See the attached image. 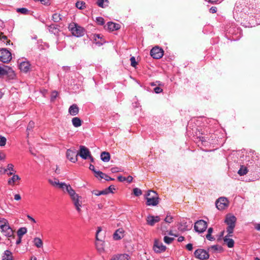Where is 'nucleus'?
Segmentation results:
<instances>
[{
	"instance_id": "nucleus-1",
	"label": "nucleus",
	"mask_w": 260,
	"mask_h": 260,
	"mask_svg": "<svg viewBox=\"0 0 260 260\" xmlns=\"http://www.w3.org/2000/svg\"><path fill=\"white\" fill-rule=\"evenodd\" d=\"M146 204L148 206H156L159 203V198L157 193L152 190H148L146 194Z\"/></svg>"
},
{
	"instance_id": "nucleus-2",
	"label": "nucleus",
	"mask_w": 260,
	"mask_h": 260,
	"mask_svg": "<svg viewBox=\"0 0 260 260\" xmlns=\"http://www.w3.org/2000/svg\"><path fill=\"white\" fill-rule=\"evenodd\" d=\"M236 220V217L233 215L228 214L226 216L225 222L228 225L226 230L229 236H232Z\"/></svg>"
},
{
	"instance_id": "nucleus-3",
	"label": "nucleus",
	"mask_w": 260,
	"mask_h": 260,
	"mask_svg": "<svg viewBox=\"0 0 260 260\" xmlns=\"http://www.w3.org/2000/svg\"><path fill=\"white\" fill-rule=\"evenodd\" d=\"M68 28L73 35L75 37H80L83 36L84 34V28L76 23L73 22L70 23Z\"/></svg>"
},
{
	"instance_id": "nucleus-4",
	"label": "nucleus",
	"mask_w": 260,
	"mask_h": 260,
	"mask_svg": "<svg viewBox=\"0 0 260 260\" xmlns=\"http://www.w3.org/2000/svg\"><path fill=\"white\" fill-rule=\"evenodd\" d=\"M15 76V73L11 68L7 66L0 67V78L7 76L8 79H12Z\"/></svg>"
},
{
	"instance_id": "nucleus-5",
	"label": "nucleus",
	"mask_w": 260,
	"mask_h": 260,
	"mask_svg": "<svg viewBox=\"0 0 260 260\" xmlns=\"http://www.w3.org/2000/svg\"><path fill=\"white\" fill-rule=\"evenodd\" d=\"M12 59L11 52L7 49H2L0 50V61L7 63Z\"/></svg>"
},
{
	"instance_id": "nucleus-6",
	"label": "nucleus",
	"mask_w": 260,
	"mask_h": 260,
	"mask_svg": "<svg viewBox=\"0 0 260 260\" xmlns=\"http://www.w3.org/2000/svg\"><path fill=\"white\" fill-rule=\"evenodd\" d=\"M207 228V223L203 220H200L197 221L194 226V229L198 233L204 232Z\"/></svg>"
},
{
	"instance_id": "nucleus-7",
	"label": "nucleus",
	"mask_w": 260,
	"mask_h": 260,
	"mask_svg": "<svg viewBox=\"0 0 260 260\" xmlns=\"http://www.w3.org/2000/svg\"><path fill=\"white\" fill-rule=\"evenodd\" d=\"M163 54V50L158 47H153L150 51L151 56L155 59H159L161 58Z\"/></svg>"
},
{
	"instance_id": "nucleus-8",
	"label": "nucleus",
	"mask_w": 260,
	"mask_h": 260,
	"mask_svg": "<svg viewBox=\"0 0 260 260\" xmlns=\"http://www.w3.org/2000/svg\"><path fill=\"white\" fill-rule=\"evenodd\" d=\"M194 254L196 258L202 260L207 259L209 257L208 252L202 249L196 250L194 251Z\"/></svg>"
},
{
	"instance_id": "nucleus-9",
	"label": "nucleus",
	"mask_w": 260,
	"mask_h": 260,
	"mask_svg": "<svg viewBox=\"0 0 260 260\" xmlns=\"http://www.w3.org/2000/svg\"><path fill=\"white\" fill-rule=\"evenodd\" d=\"M216 206L219 210L224 209L228 206V201L227 199L224 197L219 198L216 202Z\"/></svg>"
},
{
	"instance_id": "nucleus-10",
	"label": "nucleus",
	"mask_w": 260,
	"mask_h": 260,
	"mask_svg": "<svg viewBox=\"0 0 260 260\" xmlns=\"http://www.w3.org/2000/svg\"><path fill=\"white\" fill-rule=\"evenodd\" d=\"M67 157L72 162H76L78 159V153L75 149H68L66 153Z\"/></svg>"
},
{
	"instance_id": "nucleus-11",
	"label": "nucleus",
	"mask_w": 260,
	"mask_h": 260,
	"mask_svg": "<svg viewBox=\"0 0 260 260\" xmlns=\"http://www.w3.org/2000/svg\"><path fill=\"white\" fill-rule=\"evenodd\" d=\"M166 247L157 240H155L153 246V250L156 253H160L166 250Z\"/></svg>"
},
{
	"instance_id": "nucleus-12",
	"label": "nucleus",
	"mask_w": 260,
	"mask_h": 260,
	"mask_svg": "<svg viewBox=\"0 0 260 260\" xmlns=\"http://www.w3.org/2000/svg\"><path fill=\"white\" fill-rule=\"evenodd\" d=\"M1 230L3 234L7 237H11L13 235V231L9 226L8 222L4 225Z\"/></svg>"
},
{
	"instance_id": "nucleus-13",
	"label": "nucleus",
	"mask_w": 260,
	"mask_h": 260,
	"mask_svg": "<svg viewBox=\"0 0 260 260\" xmlns=\"http://www.w3.org/2000/svg\"><path fill=\"white\" fill-rule=\"evenodd\" d=\"M78 153L81 157L84 159H86L90 155L89 150L84 146L80 147V151Z\"/></svg>"
},
{
	"instance_id": "nucleus-14",
	"label": "nucleus",
	"mask_w": 260,
	"mask_h": 260,
	"mask_svg": "<svg viewBox=\"0 0 260 260\" xmlns=\"http://www.w3.org/2000/svg\"><path fill=\"white\" fill-rule=\"evenodd\" d=\"M82 197L78 195L77 197H74L71 199L74 205L75 206L76 210L78 212H80L81 211V207L82 206V201L81 200Z\"/></svg>"
},
{
	"instance_id": "nucleus-15",
	"label": "nucleus",
	"mask_w": 260,
	"mask_h": 260,
	"mask_svg": "<svg viewBox=\"0 0 260 260\" xmlns=\"http://www.w3.org/2000/svg\"><path fill=\"white\" fill-rule=\"evenodd\" d=\"M146 220L148 224L153 226L155 223L159 222L160 218L159 216L149 215L147 216Z\"/></svg>"
},
{
	"instance_id": "nucleus-16",
	"label": "nucleus",
	"mask_w": 260,
	"mask_h": 260,
	"mask_svg": "<svg viewBox=\"0 0 260 260\" xmlns=\"http://www.w3.org/2000/svg\"><path fill=\"white\" fill-rule=\"evenodd\" d=\"M124 236V230L122 228L117 230L113 234V239L118 240L122 238Z\"/></svg>"
},
{
	"instance_id": "nucleus-17",
	"label": "nucleus",
	"mask_w": 260,
	"mask_h": 260,
	"mask_svg": "<svg viewBox=\"0 0 260 260\" xmlns=\"http://www.w3.org/2000/svg\"><path fill=\"white\" fill-rule=\"evenodd\" d=\"M129 256L127 254H117L113 255L110 260H129Z\"/></svg>"
},
{
	"instance_id": "nucleus-18",
	"label": "nucleus",
	"mask_w": 260,
	"mask_h": 260,
	"mask_svg": "<svg viewBox=\"0 0 260 260\" xmlns=\"http://www.w3.org/2000/svg\"><path fill=\"white\" fill-rule=\"evenodd\" d=\"M30 66L28 61H22L19 64V69L21 71L26 73L29 70Z\"/></svg>"
},
{
	"instance_id": "nucleus-19",
	"label": "nucleus",
	"mask_w": 260,
	"mask_h": 260,
	"mask_svg": "<svg viewBox=\"0 0 260 260\" xmlns=\"http://www.w3.org/2000/svg\"><path fill=\"white\" fill-rule=\"evenodd\" d=\"M106 27V29L109 30L110 31H114L119 29L120 25L112 22H109L107 24Z\"/></svg>"
},
{
	"instance_id": "nucleus-20",
	"label": "nucleus",
	"mask_w": 260,
	"mask_h": 260,
	"mask_svg": "<svg viewBox=\"0 0 260 260\" xmlns=\"http://www.w3.org/2000/svg\"><path fill=\"white\" fill-rule=\"evenodd\" d=\"M79 109L76 104L71 105L69 108V113L72 116H75L79 113Z\"/></svg>"
},
{
	"instance_id": "nucleus-21",
	"label": "nucleus",
	"mask_w": 260,
	"mask_h": 260,
	"mask_svg": "<svg viewBox=\"0 0 260 260\" xmlns=\"http://www.w3.org/2000/svg\"><path fill=\"white\" fill-rule=\"evenodd\" d=\"M20 180V177L18 175L13 174V176L8 180V183L11 186H14L15 184Z\"/></svg>"
},
{
	"instance_id": "nucleus-22",
	"label": "nucleus",
	"mask_w": 260,
	"mask_h": 260,
	"mask_svg": "<svg viewBox=\"0 0 260 260\" xmlns=\"http://www.w3.org/2000/svg\"><path fill=\"white\" fill-rule=\"evenodd\" d=\"M4 172L10 176L13 175L16 171L14 169V166L12 164H9L7 165V168L4 169Z\"/></svg>"
},
{
	"instance_id": "nucleus-23",
	"label": "nucleus",
	"mask_w": 260,
	"mask_h": 260,
	"mask_svg": "<svg viewBox=\"0 0 260 260\" xmlns=\"http://www.w3.org/2000/svg\"><path fill=\"white\" fill-rule=\"evenodd\" d=\"M89 169L94 173L95 177H100V178H104V174L100 171H96L93 165L90 164Z\"/></svg>"
},
{
	"instance_id": "nucleus-24",
	"label": "nucleus",
	"mask_w": 260,
	"mask_h": 260,
	"mask_svg": "<svg viewBox=\"0 0 260 260\" xmlns=\"http://www.w3.org/2000/svg\"><path fill=\"white\" fill-rule=\"evenodd\" d=\"M228 237H230L229 234L225 236V237L223 238V241L224 243L227 245L228 247L232 248L234 246V241L232 239L229 238Z\"/></svg>"
},
{
	"instance_id": "nucleus-25",
	"label": "nucleus",
	"mask_w": 260,
	"mask_h": 260,
	"mask_svg": "<svg viewBox=\"0 0 260 260\" xmlns=\"http://www.w3.org/2000/svg\"><path fill=\"white\" fill-rule=\"evenodd\" d=\"M101 158L104 162H108L110 159V154L108 152H103L101 154Z\"/></svg>"
},
{
	"instance_id": "nucleus-26",
	"label": "nucleus",
	"mask_w": 260,
	"mask_h": 260,
	"mask_svg": "<svg viewBox=\"0 0 260 260\" xmlns=\"http://www.w3.org/2000/svg\"><path fill=\"white\" fill-rule=\"evenodd\" d=\"M3 260H13L12 253L10 250H7L4 252Z\"/></svg>"
},
{
	"instance_id": "nucleus-27",
	"label": "nucleus",
	"mask_w": 260,
	"mask_h": 260,
	"mask_svg": "<svg viewBox=\"0 0 260 260\" xmlns=\"http://www.w3.org/2000/svg\"><path fill=\"white\" fill-rule=\"evenodd\" d=\"M72 122L74 126L76 127H79L82 124L81 120L77 117L73 118L72 119Z\"/></svg>"
},
{
	"instance_id": "nucleus-28",
	"label": "nucleus",
	"mask_w": 260,
	"mask_h": 260,
	"mask_svg": "<svg viewBox=\"0 0 260 260\" xmlns=\"http://www.w3.org/2000/svg\"><path fill=\"white\" fill-rule=\"evenodd\" d=\"M108 0H97L96 4L99 7L104 8L108 6Z\"/></svg>"
},
{
	"instance_id": "nucleus-29",
	"label": "nucleus",
	"mask_w": 260,
	"mask_h": 260,
	"mask_svg": "<svg viewBox=\"0 0 260 260\" xmlns=\"http://www.w3.org/2000/svg\"><path fill=\"white\" fill-rule=\"evenodd\" d=\"M34 243V245L38 248H41L43 246V242L40 238H35Z\"/></svg>"
},
{
	"instance_id": "nucleus-30",
	"label": "nucleus",
	"mask_w": 260,
	"mask_h": 260,
	"mask_svg": "<svg viewBox=\"0 0 260 260\" xmlns=\"http://www.w3.org/2000/svg\"><path fill=\"white\" fill-rule=\"evenodd\" d=\"M94 41L96 44H98L99 46L102 45L104 43V41L102 40V37L100 35L97 34L95 35Z\"/></svg>"
},
{
	"instance_id": "nucleus-31",
	"label": "nucleus",
	"mask_w": 260,
	"mask_h": 260,
	"mask_svg": "<svg viewBox=\"0 0 260 260\" xmlns=\"http://www.w3.org/2000/svg\"><path fill=\"white\" fill-rule=\"evenodd\" d=\"M48 182L50 184L54 186H56L58 188L59 187L60 183L59 182L58 179L54 178L53 179H50L48 180Z\"/></svg>"
},
{
	"instance_id": "nucleus-32",
	"label": "nucleus",
	"mask_w": 260,
	"mask_h": 260,
	"mask_svg": "<svg viewBox=\"0 0 260 260\" xmlns=\"http://www.w3.org/2000/svg\"><path fill=\"white\" fill-rule=\"evenodd\" d=\"M27 229L25 227L20 228L17 231V235L19 237H22L26 233Z\"/></svg>"
},
{
	"instance_id": "nucleus-33",
	"label": "nucleus",
	"mask_w": 260,
	"mask_h": 260,
	"mask_svg": "<svg viewBox=\"0 0 260 260\" xmlns=\"http://www.w3.org/2000/svg\"><path fill=\"white\" fill-rule=\"evenodd\" d=\"M248 172L247 169L246 167L242 166L240 169L239 170L238 173L240 176H243L246 174Z\"/></svg>"
},
{
	"instance_id": "nucleus-34",
	"label": "nucleus",
	"mask_w": 260,
	"mask_h": 260,
	"mask_svg": "<svg viewBox=\"0 0 260 260\" xmlns=\"http://www.w3.org/2000/svg\"><path fill=\"white\" fill-rule=\"evenodd\" d=\"M0 40L2 41L4 43H6V45L9 44L10 42V40H8L7 39V37L4 35L3 33L0 32Z\"/></svg>"
},
{
	"instance_id": "nucleus-35",
	"label": "nucleus",
	"mask_w": 260,
	"mask_h": 260,
	"mask_svg": "<svg viewBox=\"0 0 260 260\" xmlns=\"http://www.w3.org/2000/svg\"><path fill=\"white\" fill-rule=\"evenodd\" d=\"M52 20L56 22H59L61 20V16L59 14L55 13L52 15Z\"/></svg>"
},
{
	"instance_id": "nucleus-36",
	"label": "nucleus",
	"mask_w": 260,
	"mask_h": 260,
	"mask_svg": "<svg viewBox=\"0 0 260 260\" xmlns=\"http://www.w3.org/2000/svg\"><path fill=\"white\" fill-rule=\"evenodd\" d=\"M85 3L82 1H78L76 3V7L80 10L83 9H84V8L85 7Z\"/></svg>"
},
{
	"instance_id": "nucleus-37",
	"label": "nucleus",
	"mask_w": 260,
	"mask_h": 260,
	"mask_svg": "<svg viewBox=\"0 0 260 260\" xmlns=\"http://www.w3.org/2000/svg\"><path fill=\"white\" fill-rule=\"evenodd\" d=\"M49 30L50 32H51V33H53V34H55L56 32H57L58 31V29L57 28V27L55 26V25L54 24H52V25H50L49 26Z\"/></svg>"
},
{
	"instance_id": "nucleus-38",
	"label": "nucleus",
	"mask_w": 260,
	"mask_h": 260,
	"mask_svg": "<svg viewBox=\"0 0 260 260\" xmlns=\"http://www.w3.org/2000/svg\"><path fill=\"white\" fill-rule=\"evenodd\" d=\"M133 192H134V194L136 197H139V196H141L142 194V190L138 188H135L133 189Z\"/></svg>"
},
{
	"instance_id": "nucleus-39",
	"label": "nucleus",
	"mask_w": 260,
	"mask_h": 260,
	"mask_svg": "<svg viewBox=\"0 0 260 260\" xmlns=\"http://www.w3.org/2000/svg\"><path fill=\"white\" fill-rule=\"evenodd\" d=\"M17 12L23 14H27L28 13V10L26 8H18L17 9Z\"/></svg>"
},
{
	"instance_id": "nucleus-40",
	"label": "nucleus",
	"mask_w": 260,
	"mask_h": 260,
	"mask_svg": "<svg viewBox=\"0 0 260 260\" xmlns=\"http://www.w3.org/2000/svg\"><path fill=\"white\" fill-rule=\"evenodd\" d=\"M68 193L69 194L71 199L76 197L78 195L72 188Z\"/></svg>"
},
{
	"instance_id": "nucleus-41",
	"label": "nucleus",
	"mask_w": 260,
	"mask_h": 260,
	"mask_svg": "<svg viewBox=\"0 0 260 260\" xmlns=\"http://www.w3.org/2000/svg\"><path fill=\"white\" fill-rule=\"evenodd\" d=\"M174 240V238L169 237L168 236H165L164 238V242L168 244L171 243Z\"/></svg>"
},
{
	"instance_id": "nucleus-42",
	"label": "nucleus",
	"mask_w": 260,
	"mask_h": 260,
	"mask_svg": "<svg viewBox=\"0 0 260 260\" xmlns=\"http://www.w3.org/2000/svg\"><path fill=\"white\" fill-rule=\"evenodd\" d=\"M7 139L5 137L0 135V146H4L6 144Z\"/></svg>"
},
{
	"instance_id": "nucleus-43",
	"label": "nucleus",
	"mask_w": 260,
	"mask_h": 260,
	"mask_svg": "<svg viewBox=\"0 0 260 260\" xmlns=\"http://www.w3.org/2000/svg\"><path fill=\"white\" fill-rule=\"evenodd\" d=\"M96 22L98 24L101 25H103L105 23L104 18L101 17H96Z\"/></svg>"
},
{
	"instance_id": "nucleus-44",
	"label": "nucleus",
	"mask_w": 260,
	"mask_h": 260,
	"mask_svg": "<svg viewBox=\"0 0 260 260\" xmlns=\"http://www.w3.org/2000/svg\"><path fill=\"white\" fill-rule=\"evenodd\" d=\"M8 222V220L5 218L0 217V229Z\"/></svg>"
},
{
	"instance_id": "nucleus-45",
	"label": "nucleus",
	"mask_w": 260,
	"mask_h": 260,
	"mask_svg": "<svg viewBox=\"0 0 260 260\" xmlns=\"http://www.w3.org/2000/svg\"><path fill=\"white\" fill-rule=\"evenodd\" d=\"M130 61H131V65L133 67H136V66L137 64V62L136 61L135 57L134 56L131 57L130 58Z\"/></svg>"
},
{
	"instance_id": "nucleus-46",
	"label": "nucleus",
	"mask_w": 260,
	"mask_h": 260,
	"mask_svg": "<svg viewBox=\"0 0 260 260\" xmlns=\"http://www.w3.org/2000/svg\"><path fill=\"white\" fill-rule=\"evenodd\" d=\"M35 126V123L33 121H30L27 127V131L29 132Z\"/></svg>"
},
{
	"instance_id": "nucleus-47",
	"label": "nucleus",
	"mask_w": 260,
	"mask_h": 260,
	"mask_svg": "<svg viewBox=\"0 0 260 260\" xmlns=\"http://www.w3.org/2000/svg\"><path fill=\"white\" fill-rule=\"evenodd\" d=\"M57 95H58V93L57 91H52L51 93V101H54L55 99L57 96Z\"/></svg>"
},
{
	"instance_id": "nucleus-48",
	"label": "nucleus",
	"mask_w": 260,
	"mask_h": 260,
	"mask_svg": "<svg viewBox=\"0 0 260 260\" xmlns=\"http://www.w3.org/2000/svg\"><path fill=\"white\" fill-rule=\"evenodd\" d=\"M165 222L167 223H171L173 221V217L170 215H167L165 219Z\"/></svg>"
},
{
	"instance_id": "nucleus-49",
	"label": "nucleus",
	"mask_w": 260,
	"mask_h": 260,
	"mask_svg": "<svg viewBox=\"0 0 260 260\" xmlns=\"http://www.w3.org/2000/svg\"><path fill=\"white\" fill-rule=\"evenodd\" d=\"M63 185H68V184L64 182H61L58 188L60 189H61L63 190V191L65 192V189H66V187H65Z\"/></svg>"
},
{
	"instance_id": "nucleus-50",
	"label": "nucleus",
	"mask_w": 260,
	"mask_h": 260,
	"mask_svg": "<svg viewBox=\"0 0 260 260\" xmlns=\"http://www.w3.org/2000/svg\"><path fill=\"white\" fill-rule=\"evenodd\" d=\"M111 171L113 173L119 172L120 171V169L117 167L112 168L111 169Z\"/></svg>"
},
{
	"instance_id": "nucleus-51",
	"label": "nucleus",
	"mask_w": 260,
	"mask_h": 260,
	"mask_svg": "<svg viewBox=\"0 0 260 260\" xmlns=\"http://www.w3.org/2000/svg\"><path fill=\"white\" fill-rule=\"evenodd\" d=\"M154 91L156 93H159L162 91V89L159 87H156L154 88Z\"/></svg>"
},
{
	"instance_id": "nucleus-52",
	"label": "nucleus",
	"mask_w": 260,
	"mask_h": 260,
	"mask_svg": "<svg viewBox=\"0 0 260 260\" xmlns=\"http://www.w3.org/2000/svg\"><path fill=\"white\" fill-rule=\"evenodd\" d=\"M63 185L65 187H66V189H65V192H66L68 193L70 191V190L71 189V188H72L70 184Z\"/></svg>"
},
{
	"instance_id": "nucleus-53",
	"label": "nucleus",
	"mask_w": 260,
	"mask_h": 260,
	"mask_svg": "<svg viewBox=\"0 0 260 260\" xmlns=\"http://www.w3.org/2000/svg\"><path fill=\"white\" fill-rule=\"evenodd\" d=\"M35 2H40L42 4L47 5L49 3V0H34Z\"/></svg>"
},
{
	"instance_id": "nucleus-54",
	"label": "nucleus",
	"mask_w": 260,
	"mask_h": 260,
	"mask_svg": "<svg viewBox=\"0 0 260 260\" xmlns=\"http://www.w3.org/2000/svg\"><path fill=\"white\" fill-rule=\"evenodd\" d=\"M217 12V8L215 7H212L210 9V12L211 13H215Z\"/></svg>"
},
{
	"instance_id": "nucleus-55",
	"label": "nucleus",
	"mask_w": 260,
	"mask_h": 260,
	"mask_svg": "<svg viewBox=\"0 0 260 260\" xmlns=\"http://www.w3.org/2000/svg\"><path fill=\"white\" fill-rule=\"evenodd\" d=\"M186 248L189 251L192 250L193 248L192 244L189 243L187 244L186 245Z\"/></svg>"
},
{
	"instance_id": "nucleus-56",
	"label": "nucleus",
	"mask_w": 260,
	"mask_h": 260,
	"mask_svg": "<svg viewBox=\"0 0 260 260\" xmlns=\"http://www.w3.org/2000/svg\"><path fill=\"white\" fill-rule=\"evenodd\" d=\"M206 238H207L208 240H210V241H212V240H214V237H212V236H211V234H207L206 235Z\"/></svg>"
},
{
	"instance_id": "nucleus-57",
	"label": "nucleus",
	"mask_w": 260,
	"mask_h": 260,
	"mask_svg": "<svg viewBox=\"0 0 260 260\" xmlns=\"http://www.w3.org/2000/svg\"><path fill=\"white\" fill-rule=\"evenodd\" d=\"M92 193L96 196H101V191L96 190H93Z\"/></svg>"
},
{
	"instance_id": "nucleus-58",
	"label": "nucleus",
	"mask_w": 260,
	"mask_h": 260,
	"mask_svg": "<svg viewBox=\"0 0 260 260\" xmlns=\"http://www.w3.org/2000/svg\"><path fill=\"white\" fill-rule=\"evenodd\" d=\"M118 181H119L120 182H123V181L126 180V178L125 177H123L122 176H119L118 177Z\"/></svg>"
},
{
	"instance_id": "nucleus-59",
	"label": "nucleus",
	"mask_w": 260,
	"mask_h": 260,
	"mask_svg": "<svg viewBox=\"0 0 260 260\" xmlns=\"http://www.w3.org/2000/svg\"><path fill=\"white\" fill-rule=\"evenodd\" d=\"M106 190H108L110 192H113V190H115V188L113 186H110L108 188H106Z\"/></svg>"
},
{
	"instance_id": "nucleus-60",
	"label": "nucleus",
	"mask_w": 260,
	"mask_h": 260,
	"mask_svg": "<svg viewBox=\"0 0 260 260\" xmlns=\"http://www.w3.org/2000/svg\"><path fill=\"white\" fill-rule=\"evenodd\" d=\"M104 178L107 181L113 180H114L113 178H112L110 177L109 176L105 175V174H104V178Z\"/></svg>"
},
{
	"instance_id": "nucleus-61",
	"label": "nucleus",
	"mask_w": 260,
	"mask_h": 260,
	"mask_svg": "<svg viewBox=\"0 0 260 260\" xmlns=\"http://www.w3.org/2000/svg\"><path fill=\"white\" fill-rule=\"evenodd\" d=\"M100 191H101V195L107 194L108 193H109V191L108 190H106V189L105 190H101Z\"/></svg>"
},
{
	"instance_id": "nucleus-62",
	"label": "nucleus",
	"mask_w": 260,
	"mask_h": 260,
	"mask_svg": "<svg viewBox=\"0 0 260 260\" xmlns=\"http://www.w3.org/2000/svg\"><path fill=\"white\" fill-rule=\"evenodd\" d=\"M21 198L20 194H16L14 195V199L17 201L21 200Z\"/></svg>"
},
{
	"instance_id": "nucleus-63",
	"label": "nucleus",
	"mask_w": 260,
	"mask_h": 260,
	"mask_svg": "<svg viewBox=\"0 0 260 260\" xmlns=\"http://www.w3.org/2000/svg\"><path fill=\"white\" fill-rule=\"evenodd\" d=\"M133 177L131 176H128L127 178H126V180L127 182H131L133 181Z\"/></svg>"
},
{
	"instance_id": "nucleus-64",
	"label": "nucleus",
	"mask_w": 260,
	"mask_h": 260,
	"mask_svg": "<svg viewBox=\"0 0 260 260\" xmlns=\"http://www.w3.org/2000/svg\"><path fill=\"white\" fill-rule=\"evenodd\" d=\"M141 260H149V259L146 257V253H144L143 255L141 256Z\"/></svg>"
}]
</instances>
